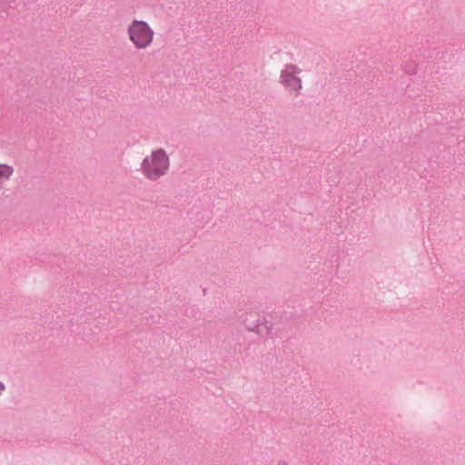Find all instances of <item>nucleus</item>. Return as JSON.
<instances>
[{"instance_id": "f257e3e1", "label": "nucleus", "mask_w": 465, "mask_h": 465, "mask_svg": "<svg viewBox=\"0 0 465 465\" xmlns=\"http://www.w3.org/2000/svg\"><path fill=\"white\" fill-rule=\"evenodd\" d=\"M170 167L169 156L163 149L153 150L142 163V173L152 181L167 173Z\"/></svg>"}, {"instance_id": "f03ea898", "label": "nucleus", "mask_w": 465, "mask_h": 465, "mask_svg": "<svg viewBox=\"0 0 465 465\" xmlns=\"http://www.w3.org/2000/svg\"><path fill=\"white\" fill-rule=\"evenodd\" d=\"M127 35L133 45L139 50L150 47L154 39L153 29L147 22L139 19H134L130 23Z\"/></svg>"}, {"instance_id": "7ed1b4c3", "label": "nucleus", "mask_w": 465, "mask_h": 465, "mask_svg": "<svg viewBox=\"0 0 465 465\" xmlns=\"http://www.w3.org/2000/svg\"><path fill=\"white\" fill-rule=\"evenodd\" d=\"M302 69L295 64H287L281 72L280 81L283 86L292 94L298 96L302 89V79L300 74Z\"/></svg>"}, {"instance_id": "20e7f679", "label": "nucleus", "mask_w": 465, "mask_h": 465, "mask_svg": "<svg viewBox=\"0 0 465 465\" xmlns=\"http://www.w3.org/2000/svg\"><path fill=\"white\" fill-rule=\"evenodd\" d=\"M14 174V168L11 165L0 163V190L3 187L2 181L9 180Z\"/></svg>"}]
</instances>
